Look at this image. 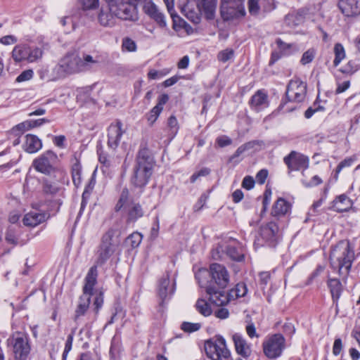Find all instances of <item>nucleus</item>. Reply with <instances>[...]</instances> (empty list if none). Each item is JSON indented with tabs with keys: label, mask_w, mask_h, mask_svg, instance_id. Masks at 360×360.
Instances as JSON below:
<instances>
[{
	"label": "nucleus",
	"mask_w": 360,
	"mask_h": 360,
	"mask_svg": "<svg viewBox=\"0 0 360 360\" xmlns=\"http://www.w3.org/2000/svg\"><path fill=\"white\" fill-rule=\"evenodd\" d=\"M197 311L204 316L212 314V310L209 303L204 299L199 298L195 303Z\"/></svg>",
	"instance_id": "nucleus-37"
},
{
	"label": "nucleus",
	"mask_w": 360,
	"mask_h": 360,
	"mask_svg": "<svg viewBox=\"0 0 360 360\" xmlns=\"http://www.w3.org/2000/svg\"><path fill=\"white\" fill-rule=\"evenodd\" d=\"M8 345L12 347L15 360H27L31 352L29 335L23 332L16 331L7 340Z\"/></svg>",
	"instance_id": "nucleus-7"
},
{
	"label": "nucleus",
	"mask_w": 360,
	"mask_h": 360,
	"mask_svg": "<svg viewBox=\"0 0 360 360\" xmlns=\"http://www.w3.org/2000/svg\"><path fill=\"white\" fill-rule=\"evenodd\" d=\"M250 103L252 109L256 111H260L268 106V96L264 91L258 90L252 96Z\"/></svg>",
	"instance_id": "nucleus-28"
},
{
	"label": "nucleus",
	"mask_w": 360,
	"mask_h": 360,
	"mask_svg": "<svg viewBox=\"0 0 360 360\" xmlns=\"http://www.w3.org/2000/svg\"><path fill=\"white\" fill-rule=\"evenodd\" d=\"M353 162V160L352 158L345 159L341 161L336 167L335 169V178L338 179V174L341 172V170L347 167H350Z\"/></svg>",
	"instance_id": "nucleus-56"
},
{
	"label": "nucleus",
	"mask_w": 360,
	"mask_h": 360,
	"mask_svg": "<svg viewBox=\"0 0 360 360\" xmlns=\"http://www.w3.org/2000/svg\"><path fill=\"white\" fill-rule=\"evenodd\" d=\"M357 70L358 68L356 64L354 61L350 60L340 70V71L345 74L352 75Z\"/></svg>",
	"instance_id": "nucleus-53"
},
{
	"label": "nucleus",
	"mask_w": 360,
	"mask_h": 360,
	"mask_svg": "<svg viewBox=\"0 0 360 360\" xmlns=\"http://www.w3.org/2000/svg\"><path fill=\"white\" fill-rule=\"evenodd\" d=\"M278 233V226L274 221L262 225L259 228L260 238H257V243L261 245L275 247L279 237Z\"/></svg>",
	"instance_id": "nucleus-13"
},
{
	"label": "nucleus",
	"mask_w": 360,
	"mask_h": 360,
	"mask_svg": "<svg viewBox=\"0 0 360 360\" xmlns=\"http://www.w3.org/2000/svg\"><path fill=\"white\" fill-rule=\"evenodd\" d=\"M270 274L267 271L259 274V284L262 289H264L270 281Z\"/></svg>",
	"instance_id": "nucleus-60"
},
{
	"label": "nucleus",
	"mask_w": 360,
	"mask_h": 360,
	"mask_svg": "<svg viewBox=\"0 0 360 360\" xmlns=\"http://www.w3.org/2000/svg\"><path fill=\"white\" fill-rule=\"evenodd\" d=\"M99 63V57H93L92 56L83 53L80 57V67L82 72L89 71L96 68Z\"/></svg>",
	"instance_id": "nucleus-35"
},
{
	"label": "nucleus",
	"mask_w": 360,
	"mask_h": 360,
	"mask_svg": "<svg viewBox=\"0 0 360 360\" xmlns=\"http://www.w3.org/2000/svg\"><path fill=\"white\" fill-rule=\"evenodd\" d=\"M43 51L37 46H30L26 44L16 45L12 51V57L15 62L26 60L36 62L42 57Z\"/></svg>",
	"instance_id": "nucleus-11"
},
{
	"label": "nucleus",
	"mask_w": 360,
	"mask_h": 360,
	"mask_svg": "<svg viewBox=\"0 0 360 360\" xmlns=\"http://www.w3.org/2000/svg\"><path fill=\"white\" fill-rule=\"evenodd\" d=\"M217 0H198V8L207 20H212L215 16Z\"/></svg>",
	"instance_id": "nucleus-26"
},
{
	"label": "nucleus",
	"mask_w": 360,
	"mask_h": 360,
	"mask_svg": "<svg viewBox=\"0 0 360 360\" xmlns=\"http://www.w3.org/2000/svg\"><path fill=\"white\" fill-rule=\"evenodd\" d=\"M92 295L89 294L82 295L79 298L78 304L75 311V315L73 319L75 322H78L80 318L84 316L88 311L91 302V297Z\"/></svg>",
	"instance_id": "nucleus-25"
},
{
	"label": "nucleus",
	"mask_w": 360,
	"mask_h": 360,
	"mask_svg": "<svg viewBox=\"0 0 360 360\" xmlns=\"http://www.w3.org/2000/svg\"><path fill=\"white\" fill-rule=\"evenodd\" d=\"M98 266V265H96L95 263V264L89 269L84 278V285L82 289V292L84 294L94 295V288L97 283Z\"/></svg>",
	"instance_id": "nucleus-20"
},
{
	"label": "nucleus",
	"mask_w": 360,
	"mask_h": 360,
	"mask_svg": "<svg viewBox=\"0 0 360 360\" xmlns=\"http://www.w3.org/2000/svg\"><path fill=\"white\" fill-rule=\"evenodd\" d=\"M201 327V324L198 323H190V322H184L181 324V328L185 332L187 333H193L198 330Z\"/></svg>",
	"instance_id": "nucleus-48"
},
{
	"label": "nucleus",
	"mask_w": 360,
	"mask_h": 360,
	"mask_svg": "<svg viewBox=\"0 0 360 360\" xmlns=\"http://www.w3.org/2000/svg\"><path fill=\"white\" fill-rule=\"evenodd\" d=\"M167 127L169 130V135L172 138L174 137L178 132V121L174 115H171L167 120Z\"/></svg>",
	"instance_id": "nucleus-42"
},
{
	"label": "nucleus",
	"mask_w": 360,
	"mask_h": 360,
	"mask_svg": "<svg viewBox=\"0 0 360 360\" xmlns=\"http://www.w3.org/2000/svg\"><path fill=\"white\" fill-rule=\"evenodd\" d=\"M207 195L205 194L201 195L196 204L194 205L193 209L195 212L200 210L206 203Z\"/></svg>",
	"instance_id": "nucleus-63"
},
{
	"label": "nucleus",
	"mask_w": 360,
	"mask_h": 360,
	"mask_svg": "<svg viewBox=\"0 0 360 360\" xmlns=\"http://www.w3.org/2000/svg\"><path fill=\"white\" fill-rule=\"evenodd\" d=\"M43 191L46 194L55 195L59 191V186L56 182H52L48 179L43 181Z\"/></svg>",
	"instance_id": "nucleus-40"
},
{
	"label": "nucleus",
	"mask_w": 360,
	"mask_h": 360,
	"mask_svg": "<svg viewBox=\"0 0 360 360\" xmlns=\"http://www.w3.org/2000/svg\"><path fill=\"white\" fill-rule=\"evenodd\" d=\"M153 166V158L148 149L146 146H141L136 158L131 184L136 187H144L152 175Z\"/></svg>",
	"instance_id": "nucleus-4"
},
{
	"label": "nucleus",
	"mask_w": 360,
	"mask_h": 360,
	"mask_svg": "<svg viewBox=\"0 0 360 360\" xmlns=\"http://www.w3.org/2000/svg\"><path fill=\"white\" fill-rule=\"evenodd\" d=\"M110 360H121V345L115 338L112 340L110 348Z\"/></svg>",
	"instance_id": "nucleus-38"
},
{
	"label": "nucleus",
	"mask_w": 360,
	"mask_h": 360,
	"mask_svg": "<svg viewBox=\"0 0 360 360\" xmlns=\"http://www.w3.org/2000/svg\"><path fill=\"white\" fill-rule=\"evenodd\" d=\"M330 264L333 270H337L339 276H342L344 283L347 282L351 271L355 253L354 247L347 240L339 241L331 248L330 253Z\"/></svg>",
	"instance_id": "nucleus-2"
},
{
	"label": "nucleus",
	"mask_w": 360,
	"mask_h": 360,
	"mask_svg": "<svg viewBox=\"0 0 360 360\" xmlns=\"http://www.w3.org/2000/svg\"><path fill=\"white\" fill-rule=\"evenodd\" d=\"M262 6L265 12L271 11L275 8V4L274 0H263L261 1Z\"/></svg>",
	"instance_id": "nucleus-64"
},
{
	"label": "nucleus",
	"mask_w": 360,
	"mask_h": 360,
	"mask_svg": "<svg viewBox=\"0 0 360 360\" xmlns=\"http://www.w3.org/2000/svg\"><path fill=\"white\" fill-rule=\"evenodd\" d=\"M334 53L335 59L333 60V65L335 67H337L345 57V49L341 44L337 43L335 44Z\"/></svg>",
	"instance_id": "nucleus-39"
},
{
	"label": "nucleus",
	"mask_w": 360,
	"mask_h": 360,
	"mask_svg": "<svg viewBox=\"0 0 360 360\" xmlns=\"http://www.w3.org/2000/svg\"><path fill=\"white\" fill-rule=\"evenodd\" d=\"M126 231L123 220L115 221L111 228L101 237L98 247L95 263L96 265H103L115 252L120 246V236Z\"/></svg>",
	"instance_id": "nucleus-3"
},
{
	"label": "nucleus",
	"mask_w": 360,
	"mask_h": 360,
	"mask_svg": "<svg viewBox=\"0 0 360 360\" xmlns=\"http://www.w3.org/2000/svg\"><path fill=\"white\" fill-rule=\"evenodd\" d=\"M5 239L9 244L16 245L18 242L17 233L13 228H8L6 233Z\"/></svg>",
	"instance_id": "nucleus-49"
},
{
	"label": "nucleus",
	"mask_w": 360,
	"mask_h": 360,
	"mask_svg": "<svg viewBox=\"0 0 360 360\" xmlns=\"http://www.w3.org/2000/svg\"><path fill=\"white\" fill-rule=\"evenodd\" d=\"M205 351L207 357L212 360L228 359L230 356V352L226 347V341L221 336L205 341Z\"/></svg>",
	"instance_id": "nucleus-9"
},
{
	"label": "nucleus",
	"mask_w": 360,
	"mask_h": 360,
	"mask_svg": "<svg viewBox=\"0 0 360 360\" xmlns=\"http://www.w3.org/2000/svg\"><path fill=\"white\" fill-rule=\"evenodd\" d=\"M162 110H160L158 107H153L149 113L147 115V120L150 124H153L156 120L158 119V116L160 115Z\"/></svg>",
	"instance_id": "nucleus-54"
},
{
	"label": "nucleus",
	"mask_w": 360,
	"mask_h": 360,
	"mask_svg": "<svg viewBox=\"0 0 360 360\" xmlns=\"http://www.w3.org/2000/svg\"><path fill=\"white\" fill-rule=\"evenodd\" d=\"M305 12L303 10L293 11L285 15L284 22L290 27H295L304 22Z\"/></svg>",
	"instance_id": "nucleus-33"
},
{
	"label": "nucleus",
	"mask_w": 360,
	"mask_h": 360,
	"mask_svg": "<svg viewBox=\"0 0 360 360\" xmlns=\"http://www.w3.org/2000/svg\"><path fill=\"white\" fill-rule=\"evenodd\" d=\"M145 13L153 18L160 27L167 25L165 15L160 11L158 8L152 2L146 3L143 6Z\"/></svg>",
	"instance_id": "nucleus-22"
},
{
	"label": "nucleus",
	"mask_w": 360,
	"mask_h": 360,
	"mask_svg": "<svg viewBox=\"0 0 360 360\" xmlns=\"http://www.w3.org/2000/svg\"><path fill=\"white\" fill-rule=\"evenodd\" d=\"M255 181L254 179L250 176H246L244 177L243 181H242V186L243 188L250 190L252 189L255 186Z\"/></svg>",
	"instance_id": "nucleus-59"
},
{
	"label": "nucleus",
	"mask_w": 360,
	"mask_h": 360,
	"mask_svg": "<svg viewBox=\"0 0 360 360\" xmlns=\"http://www.w3.org/2000/svg\"><path fill=\"white\" fill-rule=\"evenodd\" d=\"M122 209H124L127 213L126 220L120 218L116 221L122 219L124 226H126V229L128 224L136 221L144 214L141 205L139 202H136L129 198V192L127 188L122 189L120 198L115 205V211L119 212Z\"/></svg>",
	"instance_id": "nucleus-6"
},
{
	"label": "nucleus",
	"mask_w": 360,
	"mask_h": 360,
	"mask_svg": "<svg viewBox=\"0 0 360 360\" xmlns=\"http://www.w3.org/2000/svg\"><path fill=\"white\" fill-rule=\"evenodd\" d=\"M103 304V294L102 292L97 293L94 297L93 302V311L96 314H98L99 310L101 309Z\"/></svg>",
	"instance_id": "nucleus-45"
},
{
	"label": "nucleus",
	"mask_w": 360,
	"mask_h": 360,
	"mask_svg": "<svg viewBox=\"0 0 360 360\" xmlns=\"http://www.w3.org/2000/svg\"><path fill=\"white\" fill-rule=\"evenodd\" d=\"M307 94V84L302 82L300 78L295 77L288 84L285 98L283 99L278 106V110L283 112H291L295 110L296 105L287 107V104L290 102L300 103L304 101Z\"/></svg>",
	"instance_id": "nucleus-5"
},
{
	"label": "nucleus",
	"mask_w": 360,
	"mask_h": 360,
	"mask_svg": "<svg viewBox=\"0 0 360 360\" xmlns=\"http://www.w3.org/2000/svg\"><path fill=\"white\" fill-rule=\"evenodd\" d=\"M84 9H93L98 6V0H80Z\"/></svg>",
	"instance_id": "nucleus-62"
},
{
	"label": "nucleus",
	"mask_w": 360,
	"mask_h": 360,
	"mask_svg": "<svg viewBox=\"0 0 360 360\" xmlns=\"http://www.w3.org/2000/svg\"><path fill=\"white\" fill-rule=\"evenodd\" d=\"M276 44L278 46L279 51L283 55L290 54L291 49L296 48V45L295 44H287L280 38L276 39Z\"/></svg>",
	"instance_id": "nucleus-41"
},
{
	"label": "nucleus",
	"mask_w": 360,
	"mask_h": 360,
	"mask_svg": "<svg viewBox=\"0 0 360 360\" xmlns=\"http://www.w3.org/2000/svg\"><path fill=\"white\" fill-rule=\"evenodd\" d=\"M234 55V51L231 49H226L220 51L218 53L217 58L219 61L225 63L232 58Z\"/></svg>",
	"instance_id": "nucleus-47"
},
{
	"label": "nucleus",
	"mask_w": 360,
	"mask_h": 360,
	"mask_svg": "<svg viewBox=\"0 0 360 360\" xmlns=\"http://www.w3.org/2000/svg\"><path fill=\"white\" fill-rule=\"evenodd\" d=\"M351 206V200L345 194H342L337 196L335 199L333 200L331 208L341 213L347 211Z\"/></svg>",
	"instance_id": "nucleus-30"
},
{
	"label": "nucleus",
	"mask_w": 360,
	"mask_h": 360,
	"mask_svg": "<svg viewBox=\"0 0 360 360\" xmlns=\"http://www.w3.org/2000/svg\"><path fill=\"white\" fill-rule=\"evenodd\" d=\"M291 209V205L283 198H279L274 203L271 214L274 217H280L288 214Z\"/></svg>",
	"instance_id": "nucleus-31"
},
{
	"label": "nucleus",
	"mask_w": 360,
	"mask_h": 360,
	"mask_svg": "<svg viewBox=\"0 0 360 360\" xmlns=\"http://www.w3.org/2000/svg\"><path fill=\"white\" fill-rule=\"evenodd\" d=\"M316 53V51L314 48L309 49L302 54V56L300 59V63L303 65H305L312 62L315 58Z\"/></svg>",
	"instance_id": "nucleus-43"
},
{
	"label": "nucleus",
	"mask_w": 360,
	"mask_h": 360,
	"mask_svg": "<svg viewBox=\"0 0 360 360\" xmlns=\"http://www.w3.org/2000/svg\"><path fill=\"white\" fill-rule=\"evenodd\" d=\"M268 176V170L266 169H262L259 170L256 174V181L259 184H264L266 181V179Z\"/></svg>",
	"instance_id": "nucleus-58"
},
{
	"label": "nucleus",
	"mask_w": 360,
	"mask_h": 360,
	"mask_svg": "<svg viewBox=\"0 0 360 360\" xmlns=\"http://www.w3.org/2000/svg\"><path fill=\"white\" fill-rule=\"evenodd\" d=\"M33 71L32 70H27L21 72L16 78V82H21L30 80L33 77Z\"/></svg>",
	"instance_id": "nucleus-57"
},
{
	"label": "nucleus",
	"mask_w": 360,
	"mask_h": 360,
	"mask_svg": "<svg viewBox=\"0 0 360 360\" xmlns=\"http://www.w3.org/2000/svg\"><path fill=\"white\" fill-rule=\"evenodd\" d=\"M338 7L347 17L360 15V0H340Z\"/></svg>",
	"instance_id": "nucleus-19"
},
{
	"label": "nucleus",
	"mask_w": 360,
	"mask_h": 360,
	"mask_svg": "<svg viewBox=\"0 0 360 360\" xmlns=\"http://www.w3.org/2000/svg\"><path fill=\"white\" fill-rule=\"evenodd\" d=\"M327 285L330 290L333 304L338 307V301L343 291L341 281L338 278H333L328 276Z\"/></svg>",
	"instance_id": "nucleus-27"
},
{
	"label": "nucleus",
	"mask_w": 360,
	"mask_h": 360,
	"mask_svg": "<svg viewBox=\"0 0 360 360\" xmlns=\"http://www.w3.org/2000/svg\"><path fill=\"white\" fill-rule=\"evenodd\" d=\"M42 148L41 139L34 134H27L23 144L24 150L29 153H34Z\"/></svg>",
	"instance_id": "nucleus-29"
},
{
	"label": "nucleus",
	"mask_w": 360,
	"mask_h": 360,
	"mask_svg": "<svg viewBox=\"0 0 360 360\" xmlns=\"http://www.w3.org/2000/svg\"><path fill=\"white\" fill-rule=\"evenodd\" d=\"M58 66L66 74L80 72V56L76 51L69 52L60 60Z\"/></svg>",
	"instance_id": "nucleus-15"
},
{
	"label": "nucleus",
	"mask_w": 360,
	"mask_h": 360,
	"mask_svg": "<svg viewBox=\"0 0 360 360\" xmlns=\"http://www.w3.org/2000/svg\"><path fill=\"white\" fill-rule=\"evenodd\" d=\"M117 18L110 10V6L102 7L98 14V21L103 27H112L115 25Z\"/></svg>",
	"instance_id": "nucleus-21"
},
{
	"label": "nucleus",
	"mask_w": 360,
	"mask_h": 360,
	"mask_svg": "<svg viewBox=\"0 0 360 360\" xmlns=\"http://www.w3.org/2000/svg\"><path fill=\"white\" fill-rule=\"evenodd\" d=\"M122 48L127 51H134L136 49V44L134 40L130 38H125L122 41Z\"/></svg>",
	"instance_id": "nucleus-55"
},
{
	"label": "nucleus",
	"mask_w": 360,
	"mask_h": 360,
	"mask_svg": "<svg viewBox=\"0 0 360 360\" xmlns=\"http://www.w3.org/2000/svg\"><path fill=\"white\" fill-rule=\"evenodd\" d=\"M30 129H31L29 121L27 120L24 121V122L17 124L16 126H15L13 128V131L14 133H16V134L18 135L20 134H22L24 131H28Z\"/></svg>",
	"instance_id": "nucleus-51"
},
{
	"label": "nucleus",
	"mask_w": 360,
	"mask_h": 360,
	"mask_svg": "<svg viewBox=\"0 0 360 360\" xmlns=\"http://www.w3.org/2000/svg\"><path fill=\"white\" fill-rule=\"evenodd\" d=\"M232 139L226 135H221L216 139V143L220 148H224L226 146L232 144Z\"/></svg>",
	"instance_id": "nucleus-52"
},
{
	"label": "nucleus",
	"mask_w": 360,
	"mask_h": 360,
	"mask_svg": "<svg viewBox=\"0 0 360 360\" xmlns=\"http://www.w3.org/2000/svg\"><path fill=\"white\" fill-rule=\"evenodd\" d=\"M220 13L224 21H229L244 16L245 11L241 2H222Z\"/></svg>",
	"instance_id": "nucleus-16"
},
{
	"label": "nucleus",
	"mask_w": 360,
	"mask_h": 360,
	"mask_svg": "<svg viewBox=\"0 0 360 360\" xmlns=\"http://www.w3.org/2000/svg\"><path fill=\"white\" fill-rule=\"evenodd\" d=\"M31 129L33 128L39 127L44 124L49 123V120L46 118H40L37 120H28Z\"/></svg>",
	"instance_id": "nucleus-61"
},
{
	"label": "nucleus",
	"mask_w": 360,
	"mask_h": 360,
	"mask_svg": "<svg viewBox=\"0 0 360 360\" xmlns=\"http://www.w3.org/2000/svg\"><path fill=\"white\" fill-rule=\"evenodd\" d=\"M289 172L292 171L306 170L309 167V159L307 155L292 150L283 158Z\"/></svg>",
	"instance_id": "nucleus-14"
},
{
	"label": "nucleus",
	"mask_w": 360,
	"mask_h": 360,
	"mask_svg": "<svg viewBox=\"0 0 360 360\" xmlns=\"http://www.w3.org/2000/svg\"><path fill=\"white\" fill-rule=\"evenodd\" d=\"M224 251L226 255L233 261L240 262L245 259V250L238 242L228 245Z\"/></svg>",
	"instance_id": "nucleus-23"
},
{
	"label": "nucleus",
	"mask_w": 360,
	"mask_h": 360,
	"mask_svg": "<svg viewBox=\"0 0 360 360\" xmlns=\"http://www.w3.org/2000/svg\"><path fill=\"white\" fill-rule=\"evenodd\" d=\"M248 292L247 285L244 283H239L231 289L228 293L225 292L227 298V303L231 300H235L239 297H245Z\"/></svg>",
	"instance_id": "nucleus-34"
},
{
	"label": "nucleus",
	"mask_w": 360,
	"mask_h": 360,
	"mask_svg": "<svg viewBox=\"0 0 360 360\" xmlns=\"http://www.w3.org/2000/svg\"><path fill=\"white\" fill-rule=\"evenodd\" d=\"M109 6L117 19L129 21L138 20L136 7L128 0H117L111 3Z\"/></svg>",
	"instance_id": "nucleus-10"
},
{
	"label": "nucleus",
	"mask_w": 360,
	"mask_h": 360,
	"mask_svg": "<svg viewBox=\"0 0 360 360\" xmlns=\"http://www.w3.org/2000/svg\"><path fill=\"white\" fill-rule=\"evenodd\" d=\"M263 352L269 359L280 357L285 349V339L281 333L268 336L262 343Z\"/></svg>",
	"instance_id": "nucleus-8"
},
{
	"label": "nucleus",
	"mask_w": 360,
	"mask_h": 360,
	"mask_svg": "<svg viewBox=\"0 0 360 360\" xmlns=\"http://www.w3.org/2000/svg\"><path fill=\"white\" fill-rule=\"evenodd\" d=\"M195 278L201 288H205L209 300L217 306L227 304L224 289L229 282V275L226 267L217 263L210 266V270L200 269Z\"/></svg>",
	"instance_id": "nucleus-1"
},
{
	"label": "nucleus",
	"mask_w": 360,
	"mask_h": 360,
	"mask_svg": "<svg viewBox=\"0 0 360 360\" xmlns=\"http://www.w3.org/2000/svg\"><path fill=\"white\" fill-rule=\"evenodd\" d=\"M236 352L244 358L251 354V349L241 334L235 333L232 336Z\"/></svg>",
	"instance_id": "nucleus-24"
},
{
	"label": "nucleus",
	"mask_w": 360,
	"mask_h": 360,
	"mask_svg": "<svg viewBox=\"0 0 360 360\" xmlns=\"http://www.w3.org/2000/svg\"><path fill=\"white\" fill-rule=\"evenodd\" d=\"M123 133L121 121L117 120L115 124H111L108 129V148L115 150L119 146Z\"/></svg>",
	"instance_id": "nucleus-18"
},
{
	"label": "nucleus",
	"mask_w": 360,
	"mask_h": 360,
	"mask_svg": "<svg viewBox=\"0 0 360 360\" xmlns=\"http://www.w3.org/2000/svg\"><path fill=\"white\" fill-rule=\"evenodd\" d=\"M127 240L132 248H137L142 240V235L137 232L133 233L127 237Z\"/></svg>",
	"instance_id": "nucleus-44"
},
{
	"label": "nucleus",
	"mask_w": 360,
	"mask_h": 360,
	"mask_svg": "<svg viewBox=\"0 0 360 360\" xmlns=\"http://www.w3.org/2000/svg\"><path fill=\"white\" fill-rule=\"evenodd\" d=\"M58 155L52 150H47L35 158L32 162L34 169L46 175H50L56 171Z\"/></svg>",
	"instance_id": "nucleus-12"
},
{
	"label": "nucleus",
	"mask_w": 360,
	"mask_h": 360,
	"mask_svg": "<svg viewBox=\"0 0 360 360\" xmlns=\"http://www.w3.org/2000/svg\"><path fill=\"white\" fill-rule=\"evenodd\" d=\"M92 91L91 86H86L77 90V98L78 100L87 101L90 98L91 92Z\"/></svg>",
	"instance_id": "nucleus-46"
},
{
	"label": "nucleus",
	"mask_w": 360,
	"mask_h": 360,
	"mask_svg": "<svg viewBox=\"0 0 360 360\" xmlns=\"http://www.w3.org/2000/svg\"><path fill=\"white\" fill-rule=\"evenodd\" d=\"M46 214L37 211H32L26 214L23 218L25 226L34 227L46 220Z\"/></svg>",
	"instance_id": "nucleus-32"
},
{
	"label": "nucleus",
	"mask_w": 360,
	"mask_h": 360,
	"mask_svg": "<svg viewBox=\"0 0 360 360\" xmlns=\"http://www.w3.org/2000/svg\"><path fill=\"white\" fill-rule=\"evenodd\" d=\"M71 174L73 184L78 187L82 182V165L78 159L75 158V162L72 163L71 167Z\"/></svg>",
	"instance_id": "nucleus-36"
},
{
	"label": "nucleus",
	"mask_w": 360,
	"mask_h": 360,
	"mask_svg": "<svg viewBox=\"0 0 360 360\" xmlns=\"http://www.w3.org/2000/svg\"><path fill=\"white\" fill-rule=\"evenodd\" d=\"M253 145L251 142H248L245 144L241 145L239 146L234 154L231 156L230 161L233 160L234 159L239 157L241 154H243L245 150H248L252 148Z\"/></svg>",
	"instance_id": "nucleus-50"
},
{
	"label": "nucleus",
	"mask_w": 360,
	"mask_h": 360,
	"mask_svg": "<svg viewBox=\"0 0 360 360\" xmlns=\"http://www.w3.org/2000/svg\"><path fill=\"white\" fill-rule=\"evenodd\" d=\"M175 290V283L170 285L169 275L167 273L163 275L159 280L157 292L159 298L160 299V305H163L165 300L170 299Z\"/></svg>",
	"instance_id": "nucleus-17"
}]
</instances>
